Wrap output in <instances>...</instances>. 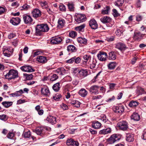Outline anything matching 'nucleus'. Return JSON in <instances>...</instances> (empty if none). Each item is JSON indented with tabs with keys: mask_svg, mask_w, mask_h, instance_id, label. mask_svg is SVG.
Here are the masks:
<instances>
[{
	"mask_svg": "<svg viewBox=\"0 0 146 146\" xmlns=\"http://www.w3.org/2000/svg\"><path fill=\"white\" fill-rule=\"evenodd\" d=\"M138 104V102L136 101H132L129 102V105L130 107H134L137 106Z\"/></svg>",
	"mask_w": 146,
	"mask_h": 146,
	"instance_id": "nucleus-40",
	"label": "nucleus"
},
{
	"mask_svg": "<svg viewBox=\"0 0 146 146\" xmlns=\"http://www.w3.org/2000/svg\"><path fill=\"white\" fill-rule=\"evenodd\" d=\"M60 10V11L62 12H65L66 11V8L64 5L62 4L59 6Z\"/></svg>",
	"mask_w": 146,
	"mask_h": 146,
	"instance_id": "nucleus-54",
	"label": "nucleus"
},
{
	"mask_svg": "<svg viewBox=\"0 0 146 146\" xmlns=\"http://www.w3.org/2000/svg\"><path fill=\"white\" fill-rule=\"evenodd\" d=\"M75 20L77 23H79L86 21V17L85 15H78L76 16L75 18Z\"/></svg>",
	"mask_w": 146,
	"mask_h": 146,
	"instance_id": "nucleus-9",
	"label": "nucleus"
},
{
	"mask_svg": "<svg viewBox=\"0 0 146 146\" xmlns=\"http://www.w3.org/2000/svg\"><path fill=\"white\" fill-rule=\"evenodd\" d=\"M66 70L63 68H57L55 71V72L60 75H64L66 73Z\"/></svg>",
	"mask_w": 146,
	"mask_h": 146,
	"instance_id": "nucleus-21",
	"label": "nucleus"
},
{
	"mask_svg": "<svg viewBox=\"0 0 146 146\" xmlns=\"http://www.w3.org/2000/svg\"><path fill=\"white\" fill-rule=\"evenodd\" d=\"M20 68L22 71L25 72H31L34 71L33 69L30 66H22Z\"/></svg>",
	"mask_w": 146,
	"mask_h": 146,
	"instance_id": "nucleus-15",
	"label": "nucleus"
},
{
	"mask_svg": "<svg viewBox=\"0 0 146 146\" xmlns=\"http://www.w3.org/2000/svg\"><path fill=\"white\" fill-rule=\"evenodd\" d=\"M49 29L48 25L46 24L37 25L36 28V33L37 35H39L40 33L47 32Z\"/></svg>",
	"mask_w": 146,
	"mask_h": 146,
	"instance_id": "nucleus-1",
	"label": "nucleus"
},
{
	"mask_svg": "<svg viewBox=\"0 0 146 146\" xmlns=\"http://www.w3.org/2000/svg\"><path fill=\"white\" fill-rule=\"evenodd\" d=\"M18 76V73L17 71L13 69L10 70L9 72L5 75V78L9 80L14 79Z\"/></svg>",
	"mask_w": 146,
	"mask_h": 146,
	"instance_id": "nucleus-2",
	"label": "nucleus"
},
{
	"mask_svg": "<svg viewBox=\"0 0 146 146\" xmlns=\"http://www.w3.org/2000/svg\"><path fill=\"white\" fill-rule=\"evenodd\" d=\"M85 25H83L77 27L75 28V29L77 31L79 32L83 31L85 27Z\"/></svg>",
	"mask_w": 146,
	"mask_h": 146,
	"instance_id": "nucleus-44",
	"label": "nucleus"
},
{
	"mask_svg": "<svg viewBox=\"0 0 146 146\" xmlns=\"http://www.w3.org/2000/svg\"><path fill=\"white\" fill-rule=\"evenodd\" d=\"M96 62L95 61H93L90 64V68L91 69L94 68L96 66Z\"/></svg>",
	"mask_w": 146,
	"mask_h": 146,
	"instance_id": "nucleus-55",
	"label": "nucleus"
},
{
	"mask_svg": "<svg viewBox=\"0 0 146 146\" xmlns=\"http://www.w3.org/2000/svg\"><path fill=\"white\" fill-rule=\"evenodd\" d=\"M124 0H117L114 3L115 5L117 7L121 6L123 3Z\"/></svg>",
	"mask_w": 146,
	"mask_h": 146,
	"instance_id": "nucleus-39",
	"label": "nucleus"
},
{
	"mask_svg": "<svg viewBox=\"0 0 146 146\" xmlns=\"http://www.w3.org/2000/svg\"><path fill=\"white\" fill-rule=\"evenodd\" d=\"M115 48L121 51L124 50L127 48L125 44L122 42H118L115 44Z\"/></svg>",
	"mask_w": 146,
	"mask_h": 146,
	"instance_id": "nucleus-14",
	"label": "nucleus"
},
{
	"mask_svg": "<svg viewBox=\"0 0 146 146\" xmlns=\"http://www.w3.org/2000/svg\"><path fill=\"white\" fill-rule=\"evenodd\" d=\"M110 10V7L109 6H107L102 10V13L103 14H107L108 13Z\"/></svg>",
	"mask_w": 146,
	"mask_h": 146,
	"instance_id": "nucleus-42",
	"label": "nucleus"
},
{
	"mask_svg": "<svg viewBox=\"0 0 146 146\" xmlns=\"http://www.w3.org/2000/svg\"><path fill=\"white\" fill-rule=\"evenodd\" d=\"M15 36V35L14 33H11L9 34L8 37L9 39H11L14 37Z\"/></svg>",
	"mask_w": 146,
	"mask_h": 146,
	"instance_id": "nucleus-64",
	"label": "nucleus"
},
{
	"mask_svg": "<svg viewBox=\"0 0 146 146\" xmlns=\"http://www.w3.org/2000/svg\"><path fill=\"white\" fill-rule=\"evenodd\" d=\"M90 26L91 28L93 29H96L98 28V25L96 20L92 19H91L89 22Z\"/></svg>",
	"mask_w": 146,
	"mask_h": 146,
	"instance_id": "nucleus-11",
	"label": "nucleus"
},
{
	"mask_svg": "<svg viewBox=\"0 0 146 146\" xmlns=\"http://www.w3.org/2000/svg\"><path fill=\"white\" fill-rule=\"evenodd\" d=\"M23 18L25 23L26 24L30 23L33 21L32 18L29 15L24 16Z\"/></svg>",
	"mask_w": 146,
	"mask_h": 146,
	"instance_id": "nucleus-19",
	"label": "nucleus"
},
{
	"mask_svg": "<svg viewBox=\"0 0 146 146\" xmlns=\"http://www.w3.org/2000/svg\"><path fill=\"white\" fill-rule=\"evenodd\" d=\"M120 135L118 134H114L108 139V142L110 144H113L115 141L120 139Z\"/></svg>",
	"mask_w": 146,
	"mask_h": 146,
	"instance_id": "nucleus-3",
	"label": "nucleus"
},
{
	"mask_svg": "<svg viewBox=\"0 0 146 146\" xmlns=\"http://www.w3.org/2000/svg\"><path fill=\"white\" fill-rule=\"evenodd\" d=\"M109 59L113 60L116 59V55L114 52H110L109 53Z\"/></svg>",
	"mask_w": 146,
	"mask_h": 146,
	"instance_id": "nucleus-41",
	"label": "nucleus"
},
{
	"mask_svg": "<svg viewBox=\"0 0 146 146\" xmlns=\"http://www.w3.org/2000/svg\"><path fill=\"white\" fill-rule=\"evenodd\" d=\"M43 128L42 127H39L37 128L36 129H34L33 131L34 132H35L38 135H42L43 133Z\"/></svg>",
	"mask_w": 146,
	"mask_h": 146,
	"instance_id": "nucleus-26",
	"label": "nucleus"
},
{
	"mask_svg": "<svg viewBox=\"0 0 146 146\" xmlns=\"http://www.w3.org/2000/svg\"><path fill=\"white\" fill-rule=\"evenodd\" d=\"M111 132V129L110 128H108L100 130L99 133L100 134L106 135L110 133Z\"/></svg>",
	"mask_w": 146,
	"mask_h": 146,
	"instance_id": "nucleus-23",
	"label": "nucleus"
},
{
	"mask_svg": "<svg viewBox=\"0 0 146 146\" xmlns=\"http://www.w3.org/2000/svg\"><path fill=\"white\" fill-rule=\"evenodd\" d=\"M32 13L33 17L35 18L40 17L41 15L40 11L37 9H33L32 12Z\"/></svg>",
	"mask_w": 146,
	"mask_h": 146,
	"instance_id": "nucleus-13",
	"label": "nucleus"
},
{
	"mask_svg": "<svg viewBox=\"0 0 146 146\" xmlns=\"http://www.w3.org/2000/svg\"><path fill=\"white\" fill-rule=\"evenodd\" d=\"M74 57L75 58H74V61H75V63H76L78 64L80 62V58H79V57L76 58V57H75V56Z\"/></svg>",
	"mask_w": 146,
	"mask_h": 146,
	"instance_id": "nucleus-60",
	"label": "nucleus"
},
{
	"mask_svg": "<svg viewBox=\"0 0 146 146\" xmlns=\"http://www.w3.org/2000/svg\"><path fill=\"white\" fill-rule=\"evenodd\" d=\"M61 97V96L59 94H57L53 97V99L57 101L59 100L60 99Z\"/></svg>",
	"mask_w": 146,
	"mask_h": 146,
	"instance_id": "nucleus-45",
	"label": "nucleus"
},
{
	"mask_svg": "<svg viewBox=\"0 0 146 146\" xmlns=\"http://www.w3.org/2000/svg\"><path fill=\"white\" fill-rule=\"evenodd\" d=\"M89 131L92 134H96L97 133V132L96 130L91 128H90L89 129Z\"/></svg>",
	"mask_w": 146,
	"mask_h": 146,
	"instance_id": "nucleus-62",
	"label": "nucleus"
},
{
	"mask_svg": "<svg viewBox=\"0 0 146 146\" xmlns=\"http://www.w3.org/2000/svg\"><path fill=\"white\" fill-rule=\"evenodd\" d=\"M70 103L71 105H73L74 107H75L76 108H78L80 107V102L78 101H71L70 102Z\"/></svg>",
	"mask_w": 146,
	"mask_h": 146,
	"instance_id": "nucleus-32",
	"label": "nucleus"
},
{
	"mask_svg": "<svg viewBox=\"0 0 146 146\" xmlns=\"http://www.w3.org/2000/svg\"><path fill=\"white\" fill-rule=\"evenodd\" d=\"M134 135L133 134H127L126 136V140L129 142H131L133 141Z\"/></svg>",
	"mask_w": 146,
	"mask_h": 146,
	"instance_id": "nucleus-29",
	"label": "nucleus"
},
{
	"mask_svg": "<svg viewBox=\"0 0 146 146\" xmlns=\"http://www.w3.org/2000/svg\"><path fill=\"white\" fill-rule=\"evenodd\" d=\"M10 95L11 97H16L19 96H20V95L19 94H18L16 92L15 93L10 94Z\"/></svg>",
	"mask_w": 146,
	"mask_h": 146,
	"instance_id": "nucleus-63",
	"label": "nucleus"
},
{
	"mask_svg": "<svg viewBox=\"0 0 146 146\" xmlns=\"http://www.w3.org/2000/svg\"><path fill=\"white\" fill-rule=\"evenodd\" d=\"M131 118L134 120L138 121L140 119V116L137 113H134L131 116Z\"/></svg>",
	"mask_w": 146,
	"mask_h": 146,
	"instance_id": "nucleus-31",
	"label": "nucleus"
},
{
	"mask_svg": "<svg viewBox=\"0 0 146 146\" xmlns=\"http://www.w3.org/2000/svg\"><path fill=\"white\" fill-rule=\"evenodd\" d=\"M67 145L68 146H78L79 143L77 141H74L72 139L67 140Z\"/></svg>",
	"mask_w": 146,
	"mask_h": 146,
	"instance_id": "nucleus-12",
	"label": "nucleus"
},
{
	"mask_svg": "<svg viewBox=\"0 0 146 146\" xmlns=\"http://www.w3.org/2000/svg\"><path fill=\"white\" fill-rule=\"evenodd\" d=\"M24 75L26 76L27 80H29L32 79L33 77V76L32 74H25Z\"/></svg>",
	"mask_w": 146,
	"mask_h": 146,
	"instance_id": "nucleus-50",
	"label": "nucleus"
},
{
	"mask_svg": "<svg viewBox=\"0 0 146 146\" xmlns=\"http://www.w3.org/2000/svg\"><path fill=\"white\" fill-rule=\"evenodd\" d=\"M21 21L19 17H13L10 20V22L14 25H16L20 23Z\"/></svg>",
	"mask_w": 146,
	"mask_h": 146,
	"instance_id": "nucleus-17",
	"label": "nucleus"
},
{
	"mask_svg": "<svg viewBox=\"0 0 146 146\" xmlns=\"http://www.w3.org/2000/svg\"><path fill=\"white\" fill-rule=\"evenodd\" d=\"M67 50L69 52H75L76 51L77 48L73 45H70L68 46Z\"/></svg>",
	"mask_w": 146,
	"mask_h": 146,
	"instance_id": "nucleus-33",
	"label": "nucleus"
},
{
	"mask_svg": "<svg viewBox=\"0 0 146 146\" xmlns=\"http://www.w3.org/2000/svg\"><path fill=\"white\" fill-rule=\"evenodd\" d=\"M109 85L110 89L111 90H113L114 89L116 84L114 83H111Z\"/></svg>",
	"mask_w": 146,
	"mask_h": 146,
	"instance_id": "nucleus-56",
	"label": "nucleus"
},
{
	"mask_svg": "<svg viewBox=\"0 0 146 146\" xmlns=\"http://www.w3.org/2000/svg\"><path fill=\"white\" fill-rule=\"evenodd\" d=\"M100 20L104 23H110L112 21V19L110 17L107 16H104Z\"/></svg>",
	"mask_w": 146,
	"mask_h": 146,
	"instance_id": "nucleus-20",
	"label": "nucleus"
},
{
	"mask_svg": "<svg viewBox=\"0 0 146 146\" xmlns=\"http://www.w3.org/2000/svg\"><path fill=\"white\" fill-rule=\"evenodd\" d=\"M58 78V76L56 74H54L51 76L50 80L51 81H54L56 80Z\"/></svg>",
	"mask_w": 146,
	"mask_h": 146,
	"instance_id": "nucleus-51",
	"label": "nucleus"
},
{
	"mask_svg": "<svg viewBox=\"0 0 146 146\" xmlns=\"http://www.w3.org/2000/svg\"><path fill=\"white\" fill-rule=\"evenodd\" d=\"M58 27L60 28H63L65 24V21L63 19H59L58 22Z\"/></svg>",
	"mask_w": 146,
	"mask_h": 146,
	"instance_id": "nucleus-22",
	"label": "nucleus"
},
{
	"mask_svg": "<svg viewBox=\"0 0 146 146\" xmlns=\"http://www.w3.org/2000/svg\"><path fill=\"white\" fill-rule=\"evenodd\" d=\"M6 9L5 8L0 6V15L4 13Z\"/></svg>",
	"mask_w": 146,
	"mask_h": 146,
	"instance_id": "nucleus-57",
	"label": "nucleus"
},
{
	"mask_svg": "<svg viewBox=\"0 0 146 146\" xmlns=\"http://www.w3.org/2000/svg\"><path fill=\"white\" fill-rule=\"evenodd\" d=\"M100 86L97 85L92 86L89 89V91L92 94H97L99 93V90Z\"/></svg>",
	"mask_w": 146,
	"mask_h": 146,
	"instance_id": "nucleus-5",
	"label": "nucleus"
},
{
	"mask_svg": "<svg viewBox=\"0 0 146 146\" xmlns=\"http://www.w3.org/2000/svg\"><path fill=\"white\" fill-rule=\"evenodd\" d=\"M134 35V38L136 40L141 39L143 37V35L141 34L139 32L135 33Z\"/></svg>",
	"mask_w": 146,
	"mask_h": 146,
	"instance_id": "nucleus-30",
	"label": "nucleus"
},
{
	"mask_svg": "<svg viewBox=\"0 0 146 146\" xmlns=\"http://www.w3.org/2000/svg\"><path fill=\"white\" fill-rule=\"evenodd\" d=\"M79 94L82 97H85L88 94V92L85 89L82 88L79 91Z\"/></svg>",
	"mask_w": 146,
	"mask_h": 146,
	"instance_id": "nucleus-27",
	"label": "nucleus"
},
{
	"mask_svg": "<svg viewBox=\"0 0 146 146\" xmlns=\"http://www.w3.org/2000/svg\"><path fill=\"white\" fill-rule=\"evenodd\" d=\"M98 59L101 61H104L106 60L107 57V53L104 52H100L97 54Z\"/></svg>",
	"mask_w": 146,
	"mask_h": 146,
	"instance_id": "nucleus-6",
	"label": "nucleus"
},
{
	"mask_svg": "<svg viewBox=\"0 0 146 146\" xmlns=\"http://www.w3.org/2000/svg\"><path fill=\"white\" fill-rule=\"evenodd\" d=\"M37 61L41 63H45L47 62V60L46 57L44 56H38L36 59Z\"/></svg>",
	"mask_w": 146,
	"mask_h": 146,
	"instance_id": "nucleus-18",
	"label": "nucleus"
},
{
	"mask_svg": "<svg viewBox=\"0 0 146 146\" xmlns=\"http://www.w3.org/2000/svg\"><path fill=\"white\" fill-rule=\"evenodd\" d=\"M117 126L120 129L123 131L127 130L128 128L127 123L125 121H121L118 123Z\"/></svg>",
	"mask_w": 146,
	"mask_h": 146,
	"instance_id": "nucleus-4",
	"label": "nucleus"
},
{
	"mask_svg": "<svg viewBox=\"0 0 146 146\" xmlns=\"http://www.w3.org/2000/svg\"><path fill=\"white\" fill-rule=\"evenodd\" d=\"M67 6L70 11H74V5L73 3H68L67 4Z\"/></svg>",
	"mask_w": 146,
	"mask_h": 146,
	"instance_id": "nucleus-37",
	"label": "nucleus"
},
{
	"mask_svg": "<svg viewBox=\"0 0 146 146\" xmlns=\"http://www.w3.org/2000/svg\"><path fill=\"white\" fill-rule=\"evenodd\" d=\"M23 135L25 138H29L31 136V132L29 131L24 132Z\"/></svg>",
	"mask_w": 146,
	"mask_h": 146,
	"instance_id": "nucleus-46",
	"label": "nucleus"
},
{
	"mask_svg": "<svg viewBox=\"0 0 146 146\" xmlns=\"http://www.w3.org/2000/svg\"><path fill=\"white\" fill-rule=\"evenodd\" d=\"M62 40V38L58 36H56L52 38L50 42L52 44H57L60 42Z\"/></svg>",
	"mask_w": 146,
	"mask_h": 146,
	"instance_id": "nucleus-7",
	"label": "nucleus"
},
{
	"mask_svg": "<svg viewBox=\"0 0 146 146\" xmlns=\"http://www.w3.org/2000/svg\"><path fill=\"white\" fill-rule=\"evenodd\" d=\"M2 104L5 107L8 108L12 105L13 102H12L5 101L3 102Z\"/></svg>",
	"mask_w": 146,
	"mask_h": 146,
	"instance_id": "nucleus-35",
	"label": "nucleus"
},
{
	"mask_svg": "<svg viewBox=\"0 0 146 146\" xmlns=\"http://www.w3.org/2000/svg\"><path fill=\"white\" fill-rule=\"evenodd\" d=\"M46 120L48 122L51 123L52 124H55L56 122V117L52 116H48L46 118Z\"/></svg>",
	"mask_w": 146,
	"mask_h": 146,
	"instance_id": "nucleus-24",
	"label": "nucleus"
},
{
	"mask_svg": "<svg viewBox=\"0 0 146 146\" xmlns=\"http://www.w3.org/2000/svg\"><path fill=\"white\" fill-rule=\"evenodd\" d=\"M116 66V64L115 62H111L108 65V69L112 70L114 69Z\"/></svg>",
	"mask_w": 146,
	"mask_h": 146,
	"instance_id": "nucleus-34",
	"label": "nucleus"
},
{
	"mask_svg": "<svg viewBox=\"0 0 146 146\" xmlns=\"http://www.w3.org/2000/svg\"><path fill=\"white\" fill-rule=\"evenodd\" d=\"M15 134L13 132H9L7 135V137L9 139H11L14 136Z\"/></svg>",
	"mask_w": 146,
	"mask_h": 146,
	"instance_id": "nucleus-48",
	"label": "nucleus"
},
{
	"mask_svg": "<svg viewBox=\"0 0 146 146\" xmlns=\"http://www.w3.org/2000/svg\"><path fill=\"white\" fill-rule=\"evenodd\" d=\"M41 93L44 95L48 96L50 94V92L48 87L46 86H43L41 88Z\"/></svg>",
	"mask_w": 146,
	"mask_h": 146,
	"instance_id": "nucleus-8",
	"label": "nucleus"
},
{
	"mask_svg": "<svg viewBox=\"0 0 146 146\" xmlns=\"http://www.w3.org/2000/svg\"><path fill=\"white\" fill-rule=\"evenodd\" d=\"M124 106L120 104L115 107V111L117 113L121 114L124 112Z\"/></svg>",
	"mask_w": 146,
	"mask_h": 146,
	"instance_id": "nucleus-16",
	"label": "nucleus"
},
{
	"mask_svg": "<svg viewBox=\"0 0 146 146\" xmlns=\"http://www.w3.org/2000/svg\"><path fill=\"white\" fill-rule=\"evenodd\" d=\"M77 41L80 44H86L87 43V40L84 37H79L77 38Z\"/></svg>",
	"mask_w": 146,
	"mask_h": 146,
	"instance_id": "nucleus-28",
	"label": "nucleus"
},
{
	"mask_svg": "<svg viewBox=\"0 0 146 146\" xmlns=\"http://www.w3.org/2000/svg\"><path fill=\"white\" fill-rule=\"evenodd\" d=\"M114 38L113 36H111L110 37L107 38L106 39V40L108 42H111L113 41L114 40Z\"/></svg>",
	"mask_w": 146,
	"mask_h": 146,
	"instance_id": "nucleus-59",
	"label": "nucleus"
},
{
	"mask_svg": "<svg viewBox=\"0 0 146 146\" xmlns=\"http://www.w3.org/2000/svg\"><path fill=\"white\" fill-rule=\"evenodd\" d=\"M78 73L81 76H86L87 74V71L86 70L82 69L79 71Z\"/></svg>",
	"mask_w": 146,
	"mask_h": 146,
	"instance_id": "nucleus-38",
	"label": "nucleus"
},
{
	"mask_svg": "<svg viewBox=\"0 0 146 146\" xmlns=\"http://www.w3.org/2000/svg\"><path fill=\"white\" fill-rule=\"evenodd\" d=\"M3 52L4 55L8 57L10 56L12 52L11 49L7 47H3Z\"/></svg>",
	"mask_w": 146,
	"mask_h": 146,
	"instance_id": "nucleus-10",
	"label": "nucleus"
},
{
	"mask_svg": "<svg viewBox=\"0 0 146 146\" xmlns=\"http://www.w3.org/2000/svg\"><path fill=\"white\" fill-rule=\"evenodd\" d=\"M69 35L70 37L72 38H74L76 36L77 34L76 32L72 31L70 32Z\"/></svg>",
	"mask_w": 146,
	"mask_h": 146,
	"instance_id": "nucleus-49",
	"label": "nucleus"
},
{
	"mask_svg": "<svg viewBox=\"0 0 146 146\" xmlns=\"http://www.w3.org/2000/svg\"><path fill=\"white\" fill-rule=\"evenodd\" d=\"M30 8V6L28 5L27 4L24 5L23 6L20 7V9L21 10H27L29 8Z\"/></svg>",
	"mask_w": 146,
	"mask_h": 146,
	"instance_id": "nucleus-47",
	"label": "nucleus"
},
{
	"mask_svg": "<svg viewBox=\"0 0 146 146\" xmlns=\"http://www.w3.org/2000/svg\"><path fill=\"white\" fill-rule=\"evenodd\" d=\"M61 107L64 110H67L68 109V107L65 104H63L61 105Z\"/></svg>",
	"mask_w": 146,
	"mask_h": 146,
	"instance_id": "nucleus-61",
	"label": "nucleus"
},
{
	"mask_svg": "<svg viewBox=\"0 0 146 146\" xmlns=\"http://www.w3.org/2000/svg\"><path fill=\"white\" fill-rule=\"evenodd\" d=\"M40 4L43 9H46L47 7V3L46 1H40Z\"/></svg>",
	"mask_w": 146,
	"mask_h": 146,
	"instance_id": "nucleus-43",
	"label": "nucleus"
},
{
	"mask_svg": "<svg viewBox=\"0 0 146 146\" xmlns=\"http://www.w3.org/2000/svg\"><path fill=\"white\" fill-rule=\"evenodd\" d=\"M113 15L114 17H117L119 16V13H117V11L116 9H113Z\"/></svg>",
	"mask_w": 146,
	"mask_h": 146,
	"instance_id": "nucleus-58",
	"label": "nucleus"
},
{
	"mask_svg": "<svg viewBox=\"0 0 146 146\" xmlns=\"http://www.w3.org/2000/svg\"><path fill=\"white\" fill-rule=\"evenodd\" d=\"M83 58L85 60L84 61V62L86 63L90 58V55H85L83 56Z\"/></svg>",
	"mask_w": 146,
	"mask_h": 146,
	"instance_id": "nucleus-53",
	"label": "nucleus"
},
{
	"mask_svg": "<svg viewBox=\"0 0 146 146\" xmlns=\"http://www.w3.org/2000/svg\"><path fill=\"white\" fill-rule=\"evenodd\" d=\"M124 30L117 29L115 32L116 34L118 36H120L122 34Z\"/></svg>",
	"mask_w": 146,
	"mask_h": 146,
	"instance_id": "nucleus-52",
	"label": "nucleus"
},
{
	"mask_svg": "<svg viewBox=\"0 0 146 146\" xmlns=\"http://www.w3.org/2000/svg\"><path fill=\"white\" fill-rule=\"evenodd\" d=\"M60 87L59 83L58 82L53 85L52 88L55 91L57 92L59 90Z\"/></svg>",
	"mask_w": 146,
	"mask_h": 146,
	"instance_id": "nucleus-36",
	"label": "nucleus"
},
{
	"mask_svg": "<svg viewBox=\"0 0 146 146\" xmlns=\"http://www.w3.org/2000/svg\"><path fill=\"white\" fill-rule=\"evenodd\" d=\"M101 126V123L97 121H94L92 124V127L96 129H99L100 127Z\"/></svg>",
	"mask_w": 146,
	"mask_h": 146,
	"instance_id": "nucleus-25",
	"label": "nucleus"
}]
</instances>
